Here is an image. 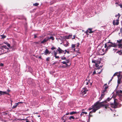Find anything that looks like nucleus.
I'll list each match as a JSON object with an SVG mask.
<instances>
[{
  "label": "nucleus",
  "mask_w": 122,
  "mask_h": 122,
  "mask_svg": "<svg viewBox=\"0 0 122 122\" xmlns=\"http://www.w3.org/2000/svg\"><path fill=\"white\" fill-rule=\"evenodd\" d=\"M120 16V14L119 13H118V14H117L115 16L117 17L118 16L117 19L116 20V22L115 23V20H114L113 21V24L114 25H118L119 24V20L118 19Z\"/></svg>",
  "instance_id": "obj_4"
},
{
  "label": "nucleus",
  "mask_w": 122,
  "mask_h": 122,
  "mask_svg": "<svg viewBox=\"0 0 122 122\" xmlns=\"http://www.w3.org/2000/svg\"><path fill=\"white\" fill-rule=\"evenodd\" d=\"M50 58H49V57H48L46 59V61H49V59Z\"/></svg>",
  "instance_id": "obj_40"
},
{
  "label": "nucleus",
  "mask_w": 122,
  "mask_h": 122,
  "mask_svg": "<svg viewBox=\"0 0 122 122\" xmlns=\"http://www.w3.org/2000/svg\"><path fill=\"white\" fill-rule=\"evenodd\" d=\"M107 92V90L106 89H105L104 88V90H102V93H105V92Z\"/></svg>",
  "instance_id": "obj_22"
},
{
  "label": "nucleus",
  "mask_w": 122,
  "mask_h": 122,
  "mask_svg": "<svg viewBox=\"0 0 122 122\" xmlns=\"http://www.w3.org/2000/svg\"><path fill=\"white\" fill-rule=\"evenodd\" d=\"M5 43L6 44L7 46H8L9 47H10V44H9L8 43L6 42V43Z\"/></svg>",
  "instance_id": "obj_24"
},
{
  "label": "nucleus",
  "mask_w": 122,
  "mask_h": 122,
  "mask_svg": "<svg viewBox=\"0 0 122 122\" xmlns=\"http://www.w3.org/2000/svg\"><path fill=\"white\" fill-rule=\"evenodd\" d=\"M75 36H73V37L72 38V39H74L75 38Z\"/></svg>",
  "instance_id": "obj_58"
},
{
  "label": "nucleus",
  "mask_w": 122,
  "mask_h": 122,
  "mask_svg": "<svg viewBox=\"0 0 122 122\" xmlns=\"http://www.w3.org/2000/svg\"><path fill=\"white\" fill-rule=\"evenodd\" d=\"M102 66H99L98 67L97 69H100L101 67L102 68Z\"/></svg>",
  "instance_id": "obj_47"
},
{
  "label": "nucleus",
  "mask_w": 122,
  "mask_h": 122,
  "mask_svg": "<svg viewBox=\"0 0 122 122\" xmlns=\"http://www.w3.org/2000/svg\"><path fill=\"white\" fill-rule=\"evenodd\" d=\"M35 43L36 44H38V42H36Z\"/></svg>",
  "instance_id": "obj_62"
},
{
  "label": "nucleus",
  "mask_w": 122,
  "mask_h": 122,
  "mask_svg": "<svg viewBox=\"0 0 122 122\" xmlns=\"http://www.w3.org/2000/svg\"><path fill=\"white\" fill-rule=\"evenodd\" d=\"M90 80H89L87 81V80H86V81H85L84 82V83H86V85H87L89 83V81H90Z\"/></svg>",
  "instance_id": "obj_20"
},
{
  "label": "nucleus",
  "mask_w": 122,
  "mask_h": 122,
  "mask_svg": "<svg viewBox=\"0 0 122 122\" xmlns=\"http://www.w3.org/2000/svg\"><path fill=\"white\" fill-rule=\"evenodd\" d=\"M69 61V59H67L65 61H63L62 63L63 64H66V63H68Z\"/></svg>",
  "instance_id": "obj_13"
},
{
  "label": "nucleus",
  "mask_w": 122,
  "mask_h": 122,
  "mask_svg": "<svg viewBox=\"0 0 122 122\" xmlns=\"http://www.w3.org/2000/svg\"><path fill=\"white\" fill-rule=\"evenodd\" d=\"M3 46H0V49H2L3 48Z\"/></svg>",
  "instance_id": "obj_52"
},
{
  "label": "nucleus",
  "mask_w": 122,
  "mask_h": 122,
  "mask_svg": "<svg viewBox=\"0 0 122 122\" xmlns=\"http://www.w3.org/2000/svg\"><path fill=\"white\" fill-rule=\"evenodd\" d=\"M51 49L52 50H53L54 49H56V48L55 47H54L53 46L51 48Z\"/></svg>",
  "instance_id": "obj_33"
},
{
  "label": "nucleus",
  "mask_w": 122,
  "mask_h": 122,
  "mask_svg": "<svg viewBox=\"0 0 122 122\" xmlns=\"http://www.w3.org/2000/svg\"><path fill=\"white\" fill-rule=\"evenodd\" d=\"M57 50L58 52V53L61 54L63 53L64 54H65L66 52L65 51H64L62 50L60 47H58L57 49Z\"/></svg>",
  "instance_id": "obj_6"
},
{
  "label": "nucleus",
  "mask_w": 122,
  "mask_h": 122,
  "mask_svg": "<svg viewBox=\"0 0 122 122\" xmlns=\"http://www.w3.org/2000/svg\"><path fill=\"white\" fill-rule=\"evenodd\" d=\"M110 42L109 41L108 42H107V43H106L105 44H106L107 45H109L108 44L109 43H110Z\"/></svg>",
  "instance_id": "obj_41"
},
{
  "label": "nucleus",
  "mask_w": 122,
  "mask_h": 122,
  "mask_svg": "<svg viewBox=\"0 0 122 122\" xmlns=\"http://www.w3.org/2000/svg\"><path fill=\"white\" fill-rule=\"evenodd\" d=\"M102 70H101V71L100 72H97V73H98L99 74H100L101 73V71H102Z\"/></svg>",
  "instance_id": "obj_49"
},
{
  "label": "nucleus",
  "mask_w": 122,
  "mask_h": 122,
  "mask_svg": "<svg viewBox=\"0 0 122 122\" xmlns=\"http://www.w3.org/2000/svg\"><path fill=\"white\" fill-rule=\"evenodd\" d=\"M37 37L35 35H34V38H36Z\"/></svg>",
  "instance_id": "obj_55"
},
{
  "label": "nucleus",
  "mask_w": 122,
  "mask_h": 122,
  "mask_svg": "<svg viewBox=\"0 0 122 122\" xmlns=\"http://www.w3.org/2000/svg\"><path fill=\"white\" fill-rule=\"evenodd\" d=\"M23 102H18V103H16L15 105L13 106L12 107L13 109H14L16 107L18 106L19 104L20 103H22Z\"/></svg>",
  "instance_id": "obj_11"
},
{
  "label": "nucleus",
  "mask_w": 122,
  "mask_h": 122,
  "mask_svg": "<svg viewBox=\"0 0 122 122\" xmlns=\"http://www.w3.org/2000/svg\"><path fill=\"white\" fill-rule=\"evenodd\" d=\"M106 102V101H104L103 102H99V104L101 103V104L102 105H101L100 107V108L102 107L103 106L106 109H107V107H108V105L107 104H105V103Z\"/></svg>",
  "instance_id": "obj_5"
},
{
  "label": "nucleus",
  "mask_w": 122,
  "mask_h": 122,
  "mask_svg": "<svg viewBox=\"0 0 122 122\" xmlns=\"http://www.w3.org/2000/svg\"><path fill=\"white\" fill-rule=\"evenodd\" d=\"M122 41V40H120L119 41V40H117V42L118 43H121V42Z\"/></svg>",
  "instance_id": "obj_34"
},
{
  "label": "nucleus",
  "mask_w": 122,
  "mask_h": 122,
  "mask_svg": "<svg viewBox=\"0 0 122 122\" xmlns=\"http://www.w3.org/2000/svg\"><path fill=\"white\" fill-rule=\"evenodd\" d=\"M89 83H90V84L91 85L92 84V82H90V81H89Z\"/></svg>",
  "instance_id": "obj_56"
},
{
  "label": "nucleus",
  "mask_w": 122,
  "mask_h": 122,
  "mask_svg": "<svg viewBox=\"0 0 122 122\" xmlns=\"http://www.w3.org/2000/svg\"><path fill=\"white\" fill-rule=\"evenodd\" d=\"M75 45L72 44L71 45V47L72 48H74L75 47Z\"/></svg>",
  "instance_id": "obj_31"
},
{
  "label": "nucleus",
  "mask_w": 122,
  "mask_h": 122,
  "mask_svg": "<svg viewBox=\"0 0 122 122\" xmlns=\"http://www.w3.org/2000/svg\"><path fill=\"white\" fill-rule=\"evenodd\" d=\"M118 46L119 48H120L122 46V45L121 44H119L118 45Z\"/></svg>",
  "instance_id": "obj_36"
},
{
  "label": "nucleus",
  "mask_w": 122,
  "mask_h": 122,
  "mask_svg": "<svg viewBox=\"0 0 122 122\" xmlns=\"http://www.w3.org/2000/svg\"><path fill=\"white\" fill-rule=\"evenodd\" d=\"M96 74V71H94L93 72V73H92V75H94V74Z\"/></svg>",
  "instance_id": "obj_38"
},
{
  "label": "nucleus",
  "mask_w": 122,
  "mask_h": 122,
  "mask_svg": "<svg viewBox=\"0 0 122 122\" xmlns=\"http://www.w3.org/2000/svg\"><path fill=\"white\" fill-rule=\"evenodd\" d=\"M69 114H70V113L69 112L67 113L66 114V115H68Z\"/></svg>",
  "instance_id": "obj_54"
},
{
  "label": "nucleus",
  "mask_w": 122,
  "mask_h": 122,
  "mask_svg": "<svg viewBox=\"0 0 122 122\" xmlns=\"http://www.w3.org/2000/svg\"><path fill=\"white\" fill-rule=\"evenodd\" d=\"M61 59L62 60H66V58L65 57H64V56L61 57Z\"/></svg>",
  "instance_id": "obj_25"
},
{
  "label": "nucleus",
  "mask_w": 122,
  "mask_h": 122,
  "mask_svg": "<svg viewBox=\"0 0 122 122\" xmlns=\"http://www.w3.org/2000/svg\"><path fill=\"white\" fill-rule=\"evenodd\" d=\"M55 58H57V59H58V58H59V57L58 56H55Z\"/></svg>",
  "instance_id": "obj_42"
},
{
  "label": "nucleus",
  "mask_w": 122,
  "mask_h": 122,
  "mask_svg": "<svg viewBox=\"0 0 122 122\" xmlns=\"http://www.w3.org/2000/svg\"><path fill=\"white\" fill-rule=\"evenodd\" d=\"M39 4L38 3H36L35 4H33V5L34 6H37Z\"/></svg>",
  "instance_id": "obj_26"
},
{
  "label": "nucleus",
  "mask_w": 122,
  "mask_h": 122,
  "mask_svg": "<svg viewBox=\"0 0 122 122\" xmlns=\"http://www.w3.org/2000/svg\"><path fill=\"white\" fill-rule=\"evenodd\" d=\"M0 94L1 95L6 94H7V92H2V91H0Z\"/></svg>",
  "instance_id": "obj_17"
},
{
  "label": "nucleus",
  "mask_w": 122,
  "mask_h": 122,
  "mask_svg": "<svg viewBox=\"0 0 122 122\" xmlns=\"http://www.w3.org/2000/svg\"><path fill=\"white\" fill-rule=\"evenodd\" d=\"M72 35H69L68 36H66V38L67 39H69L70 37H71Z\"/></svg>",
  "instance_id": "obj_23"
},
{
  "label": "nucleus",
  "mask_w": 122,
  "mask_h": 122,
  "mask_svg": "<svg viewBox=\"0 0 122 122\" xmlns=\"http://www.w3.org/2000/svg\"><path fill=\"white\" fill-rule=\"evenodd\" d=\"M97 60H93L92 61V62L95 64V65L96 64V62Z\"/></svg>",
  "instance_id": "obj_30"
},
{
  "label": "nucleus",
  "mask_w": 122,
  "mask_h": 122,
  "mask_svg": "<svg viewBox=\"0 0 122 122\" xmlns=\"http://www.w3.org/2000/svg\"><path fill=\"white\" fill-rule=\"evenodd\" d=\"M64 51H65L66 52H67V51L66 50Z\"/></svg>",
  "instance_id": "obj_63"
},
{
  "label": "nucleus",
  "mask_w": 122,
  "mask_h": 122,
  "mask_svg": "<svg viewBox=\"0 0 122 122\" xmlns=\"http://www.w3.org/2000/svg\"><path fill=\"white\" fill-rule=\"evenodd\" d=\"M26 122H29V120H28V119L27 120H26Z\"/></svg>",
  "instance_id": "obj_57"
},
{
  "label": "nucleus",
  "mask_w": 122,
  "mask_h": 122,
  "mask_svg": "<svg viewBox=\"0 0 122 122\" xmlns=\"http://www.w3.org/2000/svg\"><path fill=\"white\" fill-rule=\"evenodd\" d=\"M100 61H97L96 66V67L99 66V65H98V64H100Z\"/></svg>",
  "instance_id": "obj_15"
},
{
  "label": "nucleus",
  "mask_w": 122,
  "mask_h": 122,
  "mask_svg": "<svg viewBox=\"0 0 122 122\" xmlns=\"http://www.w3.org/2000/svg\"><path fill=\"white\" fill-rule=\"evenodd\" d=\"M93 108H94V106L93 105L92 106V108L90 107L88 108V110L89 111L90 110H91Z\"/></svg>",
  "instance_id": "obj_32"
},
{
  "label": "nucleus",
  "mask_w": 122,
  "mask_h": 122,
  "mask_svg": "<svg viewBox=\"0 0 122 122\" xmlns=\"http://www.w3.org/2000/svg\"><path fill=\"white\" fill-rule=\"evenodd\" d=\"M121 51V50H120V51L119 50L118 51V52H120Z\"/></svg>",
  "instance_id": "obj_64"
},
{
  "label": "nucleus",
  "mask_w": 122,
  "mask_h": 122,
  "mask_svg": "<svg viewBox=\"0 0 122 122\" xmlns=\"http://www.w3.org/2000/svg\"><path fill=\"white\" fill-rule=\"evenodd\" d=\"M67 52L68 54H69V51H67Z\"/></svg>",
  "instance_id": "obj_60"
},
{
  "label": "nucleus",
  "mask_w": 122,
  "mask_h": 122,
  "mask_svg": "<svg viewBox=\"0 0 122 122\" xmlns=\"http://www.w3.org/2000/svg\"><path fill=\"white\" fill-rule=\"evenodd\" d=\"M110 43H111L110 45L111 47H116L117 45L114 43H113L112 42H110Z\"/></svg>",
  "instance_id": "obj_10"
},
{
  "label": "nucleus",
  "mask_w": 122,
  "mask_h": 122,
  "mask_svg": "<svg viewBox=\"0 0 122 122\" xmlns=\"http://www.w3.org/2000/svg\"><path fill=\"white\" fill-rule=\"evenodd\" d=\"M77 47H78V46L80 45L79 43H77Z\"/></svg>",
  "instance_id": "obj_50"
},
{
  "label": "nucleus",
  "mask_w": 122,
  "mask_h": 122,
  "mask_svg": "<svg viewBox=\"0 0 122 122\" xmlns=\"http://www.w3.org/2000/svg\"><path fill=\"white\" fill-rule=\"evenodd\" d=\"M92 113V111H90V112L89 113V117H92L93 116L92 115H91L90 114L91 113Z\"/></svg>",
  "instance_id": "obj_28"
},
{
  "label": "nucleus",
  "mask_w": 122,
  "mask_h": 122,
  "mask_svg": "<svg viewBox=\"0 0 122 122\" xmlns=\"http://www.w3.org/2000/svg\"><path fill=\"white\" fill-rule=\"evenodd\" d=\"M111 100V99L109 97L107 99V101H109Z\"/></svg>",
  "instance_id": "obj_37"
},
{
  "label": "nucleus",
  "mask_w": 122,
  "mask_h": 122,
  "mask_svg": "<svg viewBox=\"0 0 122 122\" xmlns=\"http://www.w3.org/2000/svg\"><path fill=\"white\" fill-rule=\"evenodd\" d=\"M92 28H88L87 30L85 32L87 34H88V33H91L93 32V31H92Z\"/></svg>",
  "instance_id": "obj_7"
},
{
  "label": "nucleus",
  "mask_w": 122,
  "mask_h": 122,
  "mask_svg": "<svg viewBox=\"0 0 122 122\" xmlns=\"http://www.w3.org/2000/svg\"><path fill=\"white\" fill-rule=\"evenodd\" d=\"M83 113H84L85 114H87V113L86 112H83Z\"/></svg>",
  "instance_id": "obj_48"
},
{
  "label": "nucleus",
  "mask_w": 122,
  "mask_h": 122,
  "mask_svg": "<svg viewBox=\"0 0 122 122\" xmlns=\"http://www.w3.org/2000/svg\"><path fill=\"white\" fill-rule=\"evenodd\" d=\"M117 82H118V84H120V83H121L120 80H118V81H117Z\"/></svg>",
  "instance_id": "obj_35"
},
{
  "label": "nucleus",
  "mask_w": 122,
  "mask_h": 122,
  "mask_svg": "<svg viewBox=\"0 0 122 122\" xmlns=\"http://www.w3.org/2000/svg\"><path fill=\"white\" fill-rule=\"evenodd\" d=\"M1 38L4 39L6 37V36L4 35H1Z\"/></svg>",
  "instance_id": "obj_27"
},
{
  "label": "nucleus",
  "mask_w": 122,
  "mask_h": 122,
  "mask_svg": "<svg viewBox=\"0 0 122 122\" xmlns=\"http://www.w3.org/2000/svg\"><path fill=\"white\" fill-rule=\"evenodd\" d=\"M111 47V46L110 45H107L106 44H105L104 47L106 48L105 50L106 51H107L108 49L110 48Z\"/></svg>",
  "instance_id": "obj_8"
},
{
  "label": "nucleus",
  "mask_w": 122,
  "mask_h": 122,
  "mask_svg": "<svg viewBox=\"0 0 122 122\" xmlns=\"http://www.w3.org/2000/svg\"><path fill=\"white\" fill-rule=\"evenodd\" d=\"M54 56H56V55H57V53L56 52H55V51H54Z\"/></svg>",
  "instance_id": "obj_29"
},
{
  "label": "nucleus",
  "mask_w": 122,
  "mask_h": 122,
  "mask_svg": "<svg viewBox=\"0 0 122 122\" xmlns=\"http://www.w3.org/2000/svg\"><path fill=\"white\" fill-rule=\"evenodd\" d=\"M0 66H3V64L1 63H0Z\"/></svg>",
  "instance_id": "obj_39"
},
{
  "label": "nucleus",
  "mask_w": 122,
  "mask_h": 122,
  "mask_svg": "<svg viewBox=\"0 0 122 122\" xmlns=\"http://www.w3.org/2000/svg\"><path fill=\"white\" fill-rule=\"evenodd\" d=\"M44 52L45 55H47L48 53L49 54L50 53L49 52L48 50L47 49H46V50Z\"/></svg>",
  "instance_id": "obj_12"
},
{
  "label": "nucleus",
  "mask_w": 122,
  "mask_h": 122,
  "mask_svg": "<svg viewBox=\"0 0 122 122\" xmlns=\"http://www.w3.org/2000/svg\"><path fill=\"white\" fill-rule=\"evenodd\" d=\"M7 91H8L9 92L10 91V90H9V89L7 90Z\"/></svg>",
  "instance_id": "obj_59"
},
{
  "label": "nucleus",
  "mask_w": 122,
  "mask_h": 122,
  "mask_svg": "<svg viewBox=\"0 0 122 122\" xmlns=\"http://www.w3.org/2000/svg\"><path fill=\"white\" fill-rule=\"evenodd\" d=\"M99 104V101H98L94 104L93 105L94 108L92 111V112H95L96 111L99 109L100 108V106L102 105L101 104V103Z\"/></svg>",
  "instance_id": "obj_1"
},
{
  "label": "nucleus",
  "mask_w": 122,
  "mask_h": 122,
  "mask_svg": "<svg viewBox=\"0 0 122 122\" xmlns=\"http://www.w3.org/2000/svg\"><path fill=\"white\" fill-rule=\"evenodd\" d=\"M39 59H41V56H39Z\"/></svg>",
  "instance_id": "obj_61"
},
{
  "label": "nucleus",
  "mask_w": 122,
  "mask_h": 122,
  "mask_svg": "<svg viewBox=\"0 0 122 122\" xmlns=\"http://www.w3.org/2000/svg\"><path fill=\"white\" fill-rule=\"evenodd\" d=\"M119 5L120 6V7L121 8H122V5Z\"/></svg>",
  "instance_id": "obj_53"
},
{
  "label": "nucleus",
  "mask_w": 122,
  "mask_h": 122,
  "mask_svg": "<svg viewBox=\"0 0 122 122\" xmlns=\"http://www.w3.org/2000/svg\"><path fill=\"white\" fill-rule=\"evenodd\" d=\"M117 99H115L114 100V103H111L110 104L111 107L112 108H114L117 107L118 103L117 102Z\"/></svg>",
  "instance_id": "obj_2"
},
{
  "label": "nucleus",
  "mask_w": 122,
  "mask_h": 122,
  "mask_svg": "<svg viewBox=\"0 0 122 122\" xmlns=\"http://www.w3.org/2000/svg\"><path fill=\"white\" fill-rule=\"evenodd\" d=\"M120 31L121 33H122V27L120 29Z\"/></svg>",
  "instance_id": "obj_51"
},
{
  "label": "nucleus",
  "mask_w": 122,
  "mask_h": 122,
  "mask_svg": "<svg viewBox=\"0 0 122 122\" xmlns=\"http://www.w3.org/2000/svg\"><path fill=\"white\" fill-rule=\"evenodd\" d=\"M84 114V113H83V112L82 111V112L81 113L80 115L81 116H82V115H83Z\"/></svg>",
  "instance_id": "obj_45"
},
{
  "label": "nucleus",
  "mask_w": 122,
  "mask_h": 122,
  "mask_svg": "<svg viewBox=\"0 0 122 122\" xmlns=\"http://www.w3.org/2000/svg\"><path fill=\"white\" fill-rule=\"evenodd\" d=\"M77 112H76L73 111L71 112L70 113V115H73L74 114L77 113Z\"/></svg>",
  "instance_id": "obj_18"
},
{
  "label": "nucleus",
  "mask_w": 122,
  "mask_h": 122,
  "mask_svg": "<svg viewBox=\"0 0 122 122\" xmlns=\"http://www.w3.org/2000/svg\"><path fill=\"white\" fill-rule=\"evenodd\" d=\"M88 91V90L86 88H84L81 91V92L80 93V96L82 97H84V95L86 94V92H87Z\"/></svg>",
  "instance_id": "obj_3"
},
{
  "label": "nucleus",
  "mask_w": 122,
  "mask_h": 122,
  "mask_svg": "<svg viewBox=\"0 0 122 122\" xmlns=\"http://www.w3.org/2000/svg\"><path fill=\"white\" fill-rule=\"evenodd\" d=\"M75 119L74 117L73 116H71L69 117V119L70 120H71V119Z\"/></svg>",
  "instance_id": "obj_21"
},
{
  "label": "nucleus",
  "mask_w": 122,
  "mask_h": 122,
  "mask_svg": "<svg viewBox=\"0 0 122 122\" xmlns=\"http://www.w3.org/2000/svg\"><path fill=\"white\" fill-rule=\"evenodd\" d=\"M102 98H101V96L99 98V99H100L99 101H99V102L102 99Z\"/></svg>",
  "instance_id": "obj_44"
},
{
  "label": "nucleus",
  "mask_w": 122,
  "mask_h": 122,
  "mask_svg": "<svg viewBox=\"0 0 122 122\" xmlns=\"http://www.w3.org/2000/svg\"><path fill=\"white\" fill-rule=\"evenodd\" d=\"M28 120V119H27V118L25 119H21L22 120H23V121H25V120Z\"/></svg>",
  "instance_id": "obj_46"
},
{
  "label": "nucleus",
  "mask_w": 122,
  "mask_h": 122,
  "mask_svg": "<svg viewBox=\"0 0 122 122\" xmlns=\"http://www.w3.org/2000/svg\"><path fill=\"white\" fill-rule=\"evenodd\" d=\"M3 47H4L6 49V46H3Z\"/></svg>",
  "instance_id": "obj_43"
},
{
  "label": "nucleus",
  "mask_w": 122,
  "mask_h": 122,
  "mask_svg": "<svg viewBox=\"0 0 122 122\" xmlns=\"http://www.w3.org/2000/svg\"><path fill=\"white\" fill-rule=\"evenodd\" d=\"M105 95V93H102L101 95V98H103L104 96V95Z\"/></svg>",
  "instance_id": "obj_19"
},
{
  "label": "nucleus",
  "mask_w": 122,
  "mask_h": 122,
  "mask_svg": "<svg viewBox=\"0 0 122 122\" xmlns=\"http://www.w3.org/2000/svg\"><path fill=\"white\" fill-rule=\"evenodd\" d=\"M48 40L49 39H51L52 40H54V38L53 36H51L50 37H47Z\"/></svg>",
  "instance_id": "obj_16"
},
{
  "label": "nucleus",
  "mask_w": 122,
  "mask_h": 122,
  "mask_svg": "<svg viewBox=\"0 0 122 122\" xmlns=\"http://www.w3.org/2000/svg\"><path fill=\"white\" fill-rule=\"evenodd\" d=\"M104 88L106 90H107L109 87V86L106 83L104 84Z\"/></svg>",
  "instance_id": "obj_14"
},
{
  "label": "nucleus",
  "mask_w": 122,
  "mask_h": 122,
  "mask_svg": "<svg viewBox=\"0 0 122 122\" xmlns=\"http://www.w3.org/2000/svg\"><path fill=\"white\" fill-rule=\"evenodd\" d=\"M48 41L47 37L44 38L42 41L41 42V44H43L46 42Z\"/></svg>",
  "instance_id": "obj_9"
}]
</instances>
